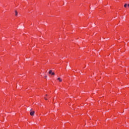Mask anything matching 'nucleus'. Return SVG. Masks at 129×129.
Listing matches in <instances>:
<instances>
[{
    "label": "nucleus",
    "instance_id": "7ed1b4c3",
    "mask_svg": "<svg viewBox=\"0 0 129 129\" xmlns=\"http://www.w3.org/2000/svg\"><path fill=\"white\" fill-rule=\"evenodd\" d=\"M57 80H59V82H62V80H61V78H58L57 79Z\"/></svg>",
    "mask_w": 129,
    "mask_h": 129
},
{
    "label": "nucleus",
    "instance_id": "f257e3e1",
    "mask_svg": "<svg viewBox=\"0 0 129 129\" xmlns=\"http://www.w3.org/2000/svg\"><path fill=\"white\" fill-rule=\"evenodd\" d=\"M30 115H31V116H33V115H35V111H31V112H30Z\"/></svg>",
    "mask_w": 129,
    "mask_h": 129
},
{
    "label": "nucleus",
    "instance_id": "6e6552de",
    "mask_svg": "<svg viewBox=\"0 0 129 129\" xmlns=\"http://www.w3.org/2000/svg\"><path fill=\"white\" fill-rule=\"evenodd\" d=\"M127 7L128 8H129V4H127Z\"/></svg>",
    "mask_w": 129,
    "mask_h": 129
},
{
    "label": "nucleus",
    "instance_id": "9d476101",
    "mask_svg": "<svg viewBox=\"0 0 129 129\" xmlns=\"http://www.w3.org/2000/svg\"><path fill=\"white\" fill-rule=\"evenodd\" d=\"M46 96H48V95L46 94Z\"/></svg>",
    "mask_w": 129,
    "mask_h": 129
},
{
    "label": "nucleus",
    "instance_id": "0eeeda50",
    "mask_svg": "<svg viewBox=\"0 0 129 129\" xmlns=\"http://www.w3.org/2000/svg\"><path fill=\"white\" fill-rule=\"evenodd\" d=\"M44 99H45V100H47L48 99H47V98H46V97H44Z\"/></svg>",
    "mask_w": 129,
    "mask_h": 129
},
{
    "label": "nucleus",
    "instance_id": "20e7f679",
    "mask_svg": "<svg viewBox=\"0 0 129 129\" xmlns=\"http://www.w3.org/2000/svg\"><path fill=\"white\" fill-rule=\"evenodd\" d=\"M49 74H52V70H50L48 72Z\"/></svg>",
    "mask_w": 129,
    "mask_h": 129
},
{
    "label": "nucleus",
    "instance_id": "f03ea898",
    "mask_svg": "<svg viewBox=\"0 0 129 129\" xmlns=\"http://www.w3.org/2000/svg\"><path fill=\"white\" fill-rule=\"evenodd\" d=\"M15 13L16 17H18V11H17V10H15Z\"/></svg>",
    "mask_w": 129,
    "mask_h": 129
},
{
    "label": "nucleus",
    "instance_id": "1a4fd4ad",
    "mask_svg": "<svg viewBox=\"0 0 129 129\" xmlns=\"http://www.w3.org/2000/svg\"><path fill=\"white\" fill-rule=\"evenodd\" d=\"M45 78H47V76H45Z\"/></svg>",
    "mask_w": 129,
    "mask_h": 129
},
{
    "label": "nucleus",
    "instance_id": "423d86ee",
    "mask_svg": "<svg viewBox=\"0 0 129 129\" xmlns=\"http://www.w3.org/2000/svg\"><path fill=\"white\" fill-rule=\"evenodd\" d=\"M51 75H55V73H51Z\"/></svg>",
    "mask_w": 129,
    "mask_h": 129
},
{
    "label": "nucleus",
    "instance_id": "39448f33",
    "mask_svg": "<svg viewBox=\"0 0 129 129\" xmlns=\"http://www.w3.org/2000/svg\"><path fill=\"white\" fill-rule=\"evenodd\" d=\"M126 7H127V4H125L124 5V8H126Z\"/></svg>",
    "mask_w": 129,
    "mask_h": 129
}]
</instances>
